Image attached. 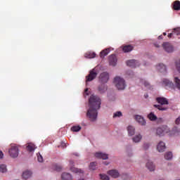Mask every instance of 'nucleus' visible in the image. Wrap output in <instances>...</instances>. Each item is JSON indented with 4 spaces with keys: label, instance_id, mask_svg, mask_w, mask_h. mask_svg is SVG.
I'll return each instance as SVG.
<instances>
[{
    "label": "nucleus",
    "instance_id": "49530a36",
    "mask_svg": "<svg viewBox=\"0 0 180 180\" xmlns=\"http://www.w3.org/2000/svg\"><path fill=\"white\" fill-rule=\"evenodd\" d=\"M158 39H159V40L162 39V35L159 36V37H158Z\"/></svg>",
    "mask_w": 180,
    "mask_h": 180
},
{
    "label": "nucleus",
    "instance_id": "3c124183",
    "mask_svg": "<svg viewBox=\"0 0 180 180\" xmlns=\"http://www.w3.org/2000/svg\"><path fill=\"white\" fill-rule=\"evenodd\" d=\"M105 165H109V163H106V162H105Z\"/></svg>",
    "mask_w": 180,
    "mask_h": 180
},
{
    "label": "nucleus",
    "instance_id": "c85d7f7f",
    "mask_svg": "<svg viewBox=\"0 0 180 180\" xmlns=\"http://www.w3.org/2000/svg\"><path fill=\"white\" fill-rule=\"evenodd\" d=\"M134 143H139L140 142V141L141 140V135L139 134L135 136L133 139H132Z\"/></svg>",
    "mask_w": 180,
    "mask_h": 180
},
{
    "label": "nucleus",
    "instance_id": "a19ab883",
    "mask_svg": "<svg viewBox=\"0 0 180 180\" xmlns=\"http://www.w3.org/2000/svg\"><path fill=\"white\" fill-rule=\"evenodd\" d=\"M167 37H169V39H172V37H175L174 32L172 31L171 33L168 34Z\"/></svg>",
    "mask_w": 180,
    "mask_h": 180
},
{
    "label": "nucleus",
    "instance_id": "473e14b6",
    "mask_svg": "<svg viewBox=\"0 0 180 180\" xmlns=\"http://www.w3.org/2000/svg\"><path fill=\"white\" fill-rule=\"evenodd\" d=\"M89 168L90 169H91V171H95V169H96V162H91L90 165H89Z\"/></svg>",
    "mask_w": 180,
    "mask_h": 180
},
{
    "label": "nucleus",
    "instance_id": "79ce46f5",
    "mask_svg": "<svg viewBox=\"0 0 180 180\" xmlns=\"http://www.w3.org/2000/svg\"><path fill=\"white\" fill-rule=\"evenodd\" d=\"M174 123L177 126L180 124V116L175 120Z\"/></svg>",
    "mask_w": 180,
    "mask_h": 180
},
{
    "label": "nucleus",
    "instance_id": "2eb2a0df",
    "mask_svg": "<svg viewBox=\"0 0 180 180\" xmlns=\"http://www.w3.org/2000/svg\"><path fill=\"white\" fill-rule=\"evenodd\" d=\"M135 120H136V122H138V123H139V124H141V126H145L146 124V120H144V118L143 117H141V115H136L135 116Z\"/></svg>",
    "mask_w": 180,
    "mask_h": 180
},
{
    "label": "nucleus",
    "instance_id": "a878e982",
    "mask_svg": "<svg viewBox=\"0 0 180 180\" xmlns=\"http://www.w3.org/2000/svg\"><path fill=\"white\" fill-rule=\"evenodd\" d=\"M127 130L129 136H134L135 129L134 127L129 126Z\"/></svg>",
    "mask_w": 180,
    "mask_h": 180
},
{
    "label": "nucleus",
    "instance_id": "bb28decb",
    "mask_svg": "<svg viewBox=\"0 0 180 180\" xmlns=\"http://www.w3.org/2000/svg\"><path fill=\"white\" fill-rule=\"evenodd\" d=\"M174 85L177 88V89L180 90V79L178 77H174Z\"/></svg>",
    "mask_w": 180,
    "mask_h": 180
},
{
    "label": "nucleus",
    "instance_id": "20e7f679",
    "mask_svg": "<svg viewBox=\"0 0 180 180\" xmlns=\"http://www.w3.org/2000/svg\"><path fill=\"white\" fill-rule=\"evenodd\" d=\"M8 153L12 158H17L19 155V148L16 144H12L8 150Z\"/></svg>",
    "mask_w": 180,
    "mask_h": 180
},
{
    "label": "nucleus",
    "instance_id": "9d476101",
    "mask_svg": "<svg viewBox=\"0 0 180 180\" xmlns=\"http://www.w3.org/2000/svg\"><path fill=\"white\" fill-rule=\"evenodd\" d=\"M70 167L72 172H75V174H84V170L74 167V162L72 160L70 161Z\"/></svg>",
    "mask_w": 180,
    "mask_h": 180
},
{
    "label": "nucleus",
    "instance_id": "a18cd8bd",
    "mask_svg": "<svg viewBox=\"0 0 180 180\" xmlns=\"http://www.w3.org/2000/svg\"><path fill=\"white\" fill-rule=\"evenodd\" d=\"M154 46H156L158 49L160 47V45L158 43H155Z\"/></svg>",
    "mask_w": 180,
    "mask_h": 180
},
{
    "label": "nucleus",
    "instance_id": "dca6fc26",
    "mask_svg": "<svg viewBox=\"0 0 180 180\" xmlns=\"http://www.w3.org/2000/svg\"><path fill=\"white\" fill-rule=\"evenodd\" d=\"M95 157L96 158H101L102 160H108V154L102 153H96Z\"/></svg>",
    "mask_w": 180,
    "mask_h": 180
},
{
    "label": "nucleus",
    "instance_id": "393cba45",
    "mask_svg": "<svg viewBox=\"0 0 180 180\" xmlns=\"http://www.w3.org/2000/svg\"><path fill=\"white\" fill-rule=\"evenodd\" d=\"M133 50V46L131 45H126L123 47L122 51L124 53H129Z\"/></svg>",
    "mask_w": 180,
    "mask_h": 180
},
{
    "label": "nucleus",
    "instance_id": "ea45409f",
    "mask_svg": "<svg viewBox=\"0 0 180 180\" xmlns=\"http://www.w3.org/2000/svg\"><path fill=\"white\" fill-rule=\"evenodd\" d=\"M55 169H56V171H57L58 172H60V171H61V169H62V167H61V166H60V165H56V166H55Z\"/></svg>",
    "mask_w": 180,
    "mask_h": 180
},
{
    "label": "nucleus",
    "instance_id": "2f4dec72",
    "mask_svg": "<svg viewBox=\"0 0 180 180\" xmlns=\"http://www.w3.org/2000/svg\"><path fill=\"white\" fill-rule=\"evenodd\" d=\"M174 36H179L180 35V27L174 28L172 30Z\"/></svg>",
    "mask_w": 180,
    "mask_h": 180
},
{
    "label": "nucleus",
    "instance_id": "f3484780",
    "mask_svg": "<svg viewBox=\"0 0 180 180\" xmlns=\"http://www.w3.org/2000/svg\"><path fill=\"white\" fill-rule=\"evenodd\" d=\"M157 70L160 72H167V66H165V65L162 64V63H160L158 66H157Z\"/></svg>",
    "mask_w": 180,
    "mask_h": 180
},
{
    "label": "nucleus",
    "instance_id": "de8ad7c7",
    "mask_svg": "<svg viewBox=\"0 0 180 180\" xmlns=\"http://www.w3.org/2000/svg\"><path fill=\"white\" fill-rule=\"evenodd\" d=\"M163 36H167V32H163Z\"/></svg>",
    "mask_w": 180,
    "mask_h": 180
},
{
    "label": "nucleus",
    "instance_id": "7c9ffc66",
    "mask_svg": "<svg viewBox=\"0 0 180 180\" xmlns=\"http://www.w3.org/2000/svg\"><path fill=\"white\" fill-rule=\"evenodd\" d=\"M165 160H172V152H167L165 154Z\"/></svg>",
    "mask_w": 180,
    "mask_h": 180
},
{
    "label": "nucleus",
    "instance_id": "4468645a",
    "mask_svg": "<svg viewBox=\"0 0 180 180\" xmlns=\"http://www.w3.org/2000/svg\"><path fill=\"white\" fill-rule=\"evenodd\" d=\"M108 175L112 176V178H119L120 174L119 172L116 169L110 170L108 172Z\"/></svg>",
    "mask_w": 180,
    "mask_h": 180
},
{
    "label": "nucleus",
    "instance_id": "412c9836",
    "mask_svg": "<svg viewBox=\"0 0 180 180\" xmlns=\"http://www.w3.org/2000/svg\"><path fill=\"white\" fill-rule=\"evenodd\" d=\"M108 53H110V49H106L103 50L100 53L101 58H104L105 57H106V56H108Z\"/></svg>",
    "mask_w": 180,
    "mask_h": 180
},
{
    "label": "nucleus",
    "instance_id": "6e6552de",
    "mask_svg": "<svg viewBox=\"0 0 180 180\" xmlns=\"http://www.w3.org/2000/svg\"><path fill=\"white\" fill-rule=\"evenodd\" d=\"M126 64L128 67H131V68H136L137 67H140V63L134 59L127 60L126 62Z\"/></svg>",
    "mask_w": 180,
    "mask_h": 180
},
{
    "label": "nucleus",
    "instance_id": "ddd939ff",
    "mask_svg": "<svg viewBox=\"0 0 180 180\" xmlns=\"http://www.w3.org/2000/svg\"><path fill=\"white\" fill-rule=\"evenodd\" d=\"M165 143L162 141L159 142L157 146V150L159 153H164L165 151Z\"/></svg>",
    "mask_w": 180,
    "mask_h": 180
},
{
    "label": "nucleus",
    "instance_id": "b1692460",
    "mask_svg": "<svg viewBox=\"0 0 180 180\" xmlns=\"http://www.w3.org/2000/svg\"><path fill=\"white\" fill-rule=\"evenodd\" d=\"M173 9L174 11H180V1L176 0L173 3Z\"/></svg>",
    "mask_w": 180,
    "mask_h": 180
},
{
    "label": "nucleus",
    "instance_id": "4be33fe9",
    "mask_svg": "<svg viewBox=\"0 0 180 180\" xmlns=\"http://www.w3.org/2000/svg\"><path fill=\"white\" fill-rule=\"evenodd\" d=\"M146 168H148V169H149V171H154V169H155V165H154L153 162L148 161L146 163Z\"/></svg>",
    "mask_w": 180,
    "mask_h": 180
},
{
    "label": "nucleus",
    "instance_id": "e433bc0d",
    "mask_svg": "<svg viewBox=\"0 0 180 180\" xmlns=\"http://www.w3.org/2000/svg\"><path fill=\"white\" fill-rule=\"evenodd\" d=\"M141 83L144 84L145 86H150V84L143 79H141Z\"/></svg>",
    "mask_w": 180,
    "mask_h": 180
},
{
    "label": "nucleus",
    "instance_id": "6ab92c4d",
    "mask_svg": "<svg viewBox=\"0 0 180 180\" xmlns=\"http://www.w3.org/2000/svg\"><path fill=\"white\" fill-rule=\"evenodd\" d=\"M62 180H73L72 176L70 173H63Z\"/></svg>",
    "mask_w": 180,
    "mask_h": 180
},
{
    "label": "nucleus",
    "instance_id": "a211bd4d",
    "mask_svg": "<svg viewBox=\"0 0 180 180\" xmlns=\"http://www.w3.org/2000/svg\"><path fill=\"white\" fill-rule=\"evenodd\" d=\"M32 176V171L30 170H25L22 172V178L23 179H29Z\"/></svg>",
    "mask_w": 180,
    "mask_h": 180
},
{
    "label": "nucleus",
    "instance_id": "37998d69",
    "mask_svg": "<svg viewBox=\"0 0 180 180\" xmlns=\"http://www.w3.org/2000/svg\"><path fill=\"white\" fill-rule=\"evenodd\" d=\"M148 147H150V145L148 143H145L143 145V148H145V150H147Z\"/></svg>",
    "mask_w": 180,
    "mask_h": 180
},
{
    "label": "nucleus",
    "instance_id": "0eeeda50",
    "mask_svg": "<svg viewBox=\"0 0 180 180\" xmlns=\"http://www.w3.org/2000/svg\"><path fill=\"white\" fill-rule=\"evenodd\" d=\"M162 47L167 53H172V51H174V46L169 42H164L162 44Z\"/></svg>",
    "mask_w": 180,
    "mask_h": 180
},
{
    "label": "nucleus",
    "instance_id": "7ed1b4c3",
    "mask_svg": "<svg viewBox=\"0 0 180 180\" xmlns=\"http://www.w3.org/2000/svg\"><path fill=\"white\" fill-rule=\"evenodd\" d=\"M156 101L161 105H154V108H156L158 110H167L168 109L167 107H162V105H168L169 103L166 98L158 97L156 98Z\"/></svg>",
    "mask_w": 180,
    "mask_h": 180
},
{
    "label": "nucleus",
    "instance_id": "39448f33",
    "mask_svg": "<svg viewBox=\"0 0 180 180\" xmlns=\"http://www.w3.org/2000/svg\"><path fill=\"white\" fill-rule=\"evenodd\" d=\"M169 131V129L167 126H162L157 129L156 133L158 136H164Z\"/></svg>",
    "mask_w": 180,
    "mask_h": 180
},
{
    "label": "nucleus",
    "instance_id": "f8f14e48",
    "mask_svg": "<svg viewBox=\"0 0 180 180\" xmlns=\"http://www.w3.org/2000/svg\"><path fill=\"white\" fill-rule=\"evenodd\" d=\"M109 63L110 65H112V67L116 65L117 63V58L116 57V55H111L109 56Z\"/></svg>",
    "mask_w": 180,
    "mask_h": 180
},
{
    "label": "nucleus",
    "instance_id": "58836bf2",
    "mask_svg": "<svg viewBox=\"0 0 180 180\" xmlns=\"http://www.w3.org/2000/svg\"><path fill=\"white\" fill-rule=\"evenodd\" d=\"M37 155L39 162H43V156H41L40 153H37Z\"/></svg>",
    "mask_w": 180,
    "mask_h": 180
},
{
    "label": "nucleus",
    "instance_id": "c9c22d12",
    "mask_svg": "<svg viewBox=\"0 0 180 180\" xmlns=\"http://www.w3.org/2000/svg\"><path fill=\"white\" fill-rule=\"evenodd\" d=\"M101 179L102 180H109V176L106 174H100Z\"/></svg>",
    "mask_w": 180,
    "mask_h": 180
},
{
    "label": "nucleus",
    "instance_id": "1a4fd4ad",
    "mask_svg": "<svg viewBox=\"0 0 180 180\" xmlns=\"http://www.w3.org/2000/svg\"><path fill=\"white\" fill-rule=\"evenodd\" d=\"M99 81L102 84H106L109 81V73L104 72L100 75Z\"/></svg>",
    "mask_w": 180,
    "mask_h": 180
},
{
    "label": "nucleus",
    "instance_id": "09e8293b",
    "mask_svg": "<svg viewBox=\"0 0 180 180\" xmlns=\"http://www.w3.org/2000/svg\"><path fill=\"white\" fill-rule=\"evenodd\" d=\"M84 92H85V93L88 92V89H86L84 90Z\"/></svg>",
    "mask_w": 180,
    "mask_h": 180
},
{
    "label": "nucleus",
    "instance_id": "c03bdc74",
    "mask_svg": "<svg viewBox=\"0 0 180 180\" xmlns=\"http://www.w3.org/2000/svg\"><path fill=\"white\" fill-rule=\"evenodd\" d=\"M0 158H4V153L2 151H0Z\"/></svg>",
    "mask_w": 180,
    "mask_h": 180
},
{
    "label": "nucleus",
    "instance_id": "9b49d317",
    "mask_svg": "<svg viewBox=\"0 0 180 180\" xmlns=\"http://www.w3.org/2000/svg\"><path fill=\"white\" fill-rule=\"evenodd\" d=\"M162 86L165 87L166 89H169V88H174V83L169 79H164L162 81Z\"/></svg>",
    "mask_w": 180,
    "mask_h": 180
},
{
    "label": "nucleus",
    "instance_id": "5701e85b",
    "mask_svg": "<svg viewBox=\"0 0 180 180\" xmlns=\"http://www.w3.org/2000/svg\"><path fill=\"white\" fill-rule=\"evenodd\" d=\"M27 150L30 153H33V151L36 150V146H34L33 143H28L27 146Z\"/></svg>",
    "mask_w": 180,
    "mask_h": 180
},
{
    "label": "nucleus",
    "instance_id": "f704fd0d",
    "mask_svg": "<svg viewBox=\"0 0 180 180\" xmlns=\"http://www.w3.org/2000/svg\"><path fill=\"white\" fill-rule=\"evenodd\" d=\"M172 131V134L175 135V134H178V133H179L180 129H178V127H175L173 128Z\"/></svg>",
    "mask_w": 180,
    "mask_h": 180
},
{
    "label": "nucleus",
    "instance_id": "aec40b11",
    "mask_svg": "<svg viewBox=\"0 0 180 180\" xmlns=\"http://www.w3.org/2000/svg\"><path fill=\"white\" fill-rule=\"evenodd\" d=\"M85 58H95L96 53L95 52L89 51L84 54Z\"/></svg>",
    "mask_w": 180,
    "mask_h": 180
},
{
    "label": "nucleus",
    "instance_id": "cd10ccee",
    "mask_svg": "<svg viewBox=\"0 0 180 180\" xmlns=\"http://www.w3.org/2000/svg\"><path fill=\"white\" fill-rule=\"evenodd\" d=\"M148 117L149 120H151L152 122L157 120V117L153 112H150L148 115Z\"/></svg>",
    "mask_w": 180,
    "mask_h": 180
},
{
    "label": "nucleus",
    "instance_id": "72a5a7b5",
    "mask_svg": "<svg viewBox=\"0 0 180 180\" xmlns=\"http://www.w3.org/2000/svg\"><path fill=\"white\" fill-rule=\"evenodd\" d=\"M6 165H0V172H6Z\"/></svg>",
    "mask_w": 180,
    "mask_h": 180
},
{
    "label": "nucleus",
    "instance_id": "f03ea898",
    "mask_svg": "<svg viewBox=\"0 0 180 180\" xmlns=\"http://www.w3.org/2000/svg\"><path fill=\"white\" fill-rule=\"evenodd\" d=\"M114 85L118 89L119 91H123L126 88V81L124 79L117 76L114 78Z\"/></svg>",
    "mask_w": 180,
    "mask_h": 180
},
{
    "label": "nucleus",
    "instance_id": "f257e3e1",
    "mask_svg": "<svg viewBox=\"0 0 180 180\" xmlns=\"http://www.w3.org/2000/svg\"><path fill=\"white\" fill-rule=\"evenodd\" d=\"M101 101L97 96H91L89 99V108L87 110L86 116L91 122H95L98 117V110L101 109Z\"/></svg>",
    "mask_w": 180,
    "mask_h": 180
},
{
    "label": "nucleus",
    "instance_id": "4c0bfd02",
    "mask_svg": "<svg viewBox=\"0 0 180 180\" xmlns=\"http://www.w3.org/2000/svg\"><path fill=\"white\" fill-rule=\"evenodd\" d=\"M120 116H122V112L120 111H117L113 115V117H120Z\"/></svg>",
    "mask_w": 180,
    "mask_h": 180
},
{
    "label": "nucleus",
    "instance_id": "c756f323",
    "mask_svg": "<svg viewBox=\"0 0 180 180\" xmlns=\"http://www.w3.org/2000/svg\"><path fill=\"white\" fill-rule=\"evenodd\" d=\"M82 127L81 126L78 125V126H73L71 127V131H74V132H78L81 130Z\"/></svg>",
    "mask_w": 180,
    "mask_h": 180
},
{
    "label": "nucleus",
    "instance_id": "423d86ee",
    "mask_svg": "<svg viewBox=\"0 0 180 180\" xmlns=\"http://www.w3.org/2000/svg\"><path fill=\"white\" fill-rule=\"evenodd\" d=\"M96 75H98V72L95 71V69H93L89 72V75L86 77V82H91V81H94V79L96 78Z\"/></svg>",
    "mask_w": 180,
    "mask_h": 180
},
{
    "label": "nucleus",
    "instance_id": "8fccbe9b",
    "mask_svg": "<svg viewBox=\"0 0 180 180\" xmlns=\"http://www.w3.org/2000/svg\"><path fill=\"white\" fill-rule=\"evenodd\" d=\"M145 98H148V94L145 95Z\"/></svg>",
    "mask_w": 180,
    "mask_h": 180
}]
</instances>
